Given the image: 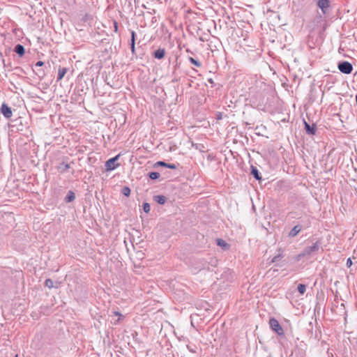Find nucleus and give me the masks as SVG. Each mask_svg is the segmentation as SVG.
<instances>
[{
	"instance_id": "obj_6",
	"label": "nucleus",
	"mask_w": 357,
	"mask_h": 357,
	"mask_svg": "<svg viewBox=\"0 0 357 357\" xmlns=\"http://www.w3.org/2000/svg\"><path fill=\"white\" fill-rule=\"evenodd\" d=\"M14 52L20 56H22L25 53L24 47L20 44H17L15 45L14 48Z\"/></svg>"
},
{
	"instance_id": "obj_33",
	"label": "nucleus",
	"mask_w": 357,
	"mask_h": 357,
	"mask_svg": "<svg viewBox=\"0 0 357 357\" xmlns=\"http://www.w3.org/2000/svg\"><path fill=\"white\" fill-rule=\"evenodd\" d=\"M356 104H357V95L356 96Z\"/></svg>"
},
{
	"instance_id": "obj_32",
	"label": "nucleus",
	"mask_w": 357,
	"mask_h": 357,
	"mask_svg": "<svg viewBox=\"0 0 357 357\" xmlns=\"http://www.w3.org/2000/svg\"><path fill=\"white\" fill-rule=\"evenodd\" d=\"M153 199L155 201H156V195H154V196L153 197Z\"/></svg>"
},
{
	"instance_id": "obj_13",
	"label": "nucleus",
	"mask_w": 357,
	"mask_h": 357,
	"mask_svg": "<svg viewBox=\"0 0 357 357\" xmlns=\"http://www.w3.org/2000/svg\"><path fill=\"white\" fill-rule=\"evenodd\" d=\"M70 167V165L68 163L62 162L59 166V169L61 170V172H66Z\"/></svg>"
},
{
	"instance_id": "obj_28",
	"label": "nucleus",
	"mask_w": 357,
	"mask_h": 357,
	"mask_svg": "<svg viewBox=\"0 0 357 357\" xmlns=\"http://www.w3.org/2000/svg\"><path fill=\"white\" fill-rule=\"evenodd\" d=\"M280 255H278V256L274 257L273 258V259H272V262H273V263H274V262L278 261V259L280 258Z\"/></svg>"
},
{
	"instance_id": "obj_11",
	"label": "nucleus",
	"mask_w": 357,
	"mask_h": 357,
	"mask_svg": "<svg viewBox=\"0 0 357 357\" xmlns=\"http://www.w3.org/2000/svg\"><path fill=\"white\" fill-rule=\"evenodd\" d=\"M68 69L66 68H60L58 72L57 81H59L63 79L66 73H67Z\"/></svg>"
},
{
	"instance_id": "obj_4",
	"label": "nucleus",
	"mask_w": 357,
	"mask_h": 357,
	"mask_svg": "<svg viewBox=\"0 0 357 357\" xmlns=\"http://www.w3.org/2000/svg\"><path fill=\"white\" fill-rule=\"evenodd\" d=\"M1 113L3 114V115L7 118V119H9L13 115V112H12V110H11V108L9 107L6 104L3 103L2 105H1Z\"/></svg>"
},
{
	"instance_id": "obj_5",
	"label": "nucleus",
	"mask_w": 357,
	"mask_h": 357,
	"mask_svg": "<svg viewBox=\"0 0 357 357\" xmlns=\"http://www.w3.org/2000/svg\"><path fill=\"white\" fill-rule=\"evenodd\" d=\"M319 245L317 243H314L312 245L307 247L303 250V255H310L313 252L319 250Z\"/></svg>"
},
{
	"instance_id": "obj_22",
	"label": "nucleus",
	"mask_w": 357,
	"mask_h": 357,
	"mask_svg": "<svg viewBox=\"0 0 357 357\" xmlns=\"http://www.w3.org/2000/svg\"><path fill=\"white\" fill-rule=\"evenodd\" d=\"M166 201V197L164 196H158V204H163Z\"/></svg>"
},
{
	"instance_id": "obj_30",
	"label": "nucleus",
	"mask_w": 357,
	"mask_h": 357,
	"mask_svg": "<svg viewBox=\"0 0 357 357\" xmlns=\"http://www.w3.org/2000/svg\"><path fill=\"white\" fill-rule=\"evenodd\" d=\"M191 61H192V63H194L195 65L198 66V63H197V61H196L194 59H192V58H191Z\"/></svg>"
},
{
	"instance_id": "obj_16",
	"label": "nucleus",
	"mask_w": 357,
	"mask_h": 357,
	"mask_svg": "<svg viewBox=\"0 0 357 357\" xmlns=\"http://www.w3.org/2000/svg\"><path fill=\"white\" fill-rule=\"evenodd\" d=\"M252 174L254 176V177L257 179V180H260L261 179V177L259 176V172L258 170L252 167Z\"/></svg>"
},
{
	"instance_id": "obj_27",
	"label": "nucleus",
	"mask_w": 357,
	"mask_h": 357,
	"mask_svg": "<svg viewBox=\"0 0 357 357\" xmlns=\"http://www.w3.org/2000/svg\"><path fill=\"white\" fill-rule=\"evenodd\" d=\"M351 265H352V261H351V259H348L347 261V266L348 267H350Z\"/></svg>"
},
{
	"instance_id": "obj_17",
	"label": "nucleus",
	"mask_w": 357,
	"mask_h": 357,
	"mask_svg": "<svg viewBox=\"0 0 357 357\" xmlns=\"http://www.w3.org/2000/svg\"><path fill=\"white\" fill-rule=\"evenodd\" d=\"M298 291L301 294H304L306 291V286L303 284H298Z\"/></svg>"
},
{
	"instance_id": "obj_18",
	"label": "nucleus",
	"mask_w": 357,
	"mask_h": 357,
	"mask_svg": "<svg viewBox=\"0 0 357 357\" xmlns=\"http://www.w3.org/2000/svg\"><path fill=\"white\" fill-rule=\"evenodd\" d=\"M305 130H306V132H307L308 134H310V135L314 134V129H313V128H312L310 127V126L308 123H307L306 122H305Z\"/></svg>"
},
{
	"instance_id": "obj_19",
	"label": "nucleus",
	"mask_w": 357,
	"mask_h": 357,
	"mask_svg": "<svg viewBox=\"0 0 357 357\" xmlns=\"http://www.w3.org/2000/svg\"><path fill=\"white\" fill-rule=\"evenodd\" d=\"M45 284L46 287L51 289L53 287L54 282L51 279H47L45 281Z\"/></svg>"
},
{
	"instance_id": "obj_24",
	"label": "nucleus",
	"mask_w": 357,
	"mask_h": 357,
	"mask_svg": "<svg viewBox=\"0 0 357 357\" xmlns=\"http://www.w3.org/2000/svg\"><path fill=\"white\" fill-rule=\"evenodd\" d=\"M192 272L195 274L199 272V270L197 267L193 266L192 267Z\"/></svg>"
},
{
	"instance_id": "obj_21",
	"label": "nucleus",
	"mask_w": 357,
	"mask_h": 357,
	"mask_svg": "<svg viewBox=\"0 0 357 357\" xmlns=\"http://www.w3.org/2000/svg\"><path fill=\"white\" fill-rule=\"evenodd\" d=\"M165 56V50L158 49V59H162Z\"/></svg>"
},
{
	"instance_id": "obj_12",
	"label": "nucleus",
	"mask_w": 357,
	"mask_h": 357,
	"mask_svg": "<svg viewBox=\"0 0 357 357\" xmlns=\"http://www.w3.org/2000/svg\"><path fill=\"white\" fill-rule=\"evenodd\" d=\"M135 32L134 31H131V43H130V49L132 53L135 52Z\"/></svg>"
},
{
	"instance_id": "obj_2",
	"label": "nucleus",
	"mask_w": 357,
	"mask_h": 357,
	"mask_svg": "<svg viewBox=\"0 0 357 357\" xmlns=\"http://www.w3.org/2000/svg\"><path fill=\"white\" fill-rule=\"evenodd\" d=\"M119 155H116L106 161L105 169L107 172L115 169L119 164H116V160L119 159Z\"/></svg>"
},
{
	"instance_id": "obj_23",
	"label": "nucleus",
	"mask_w": 357,
	"mask_h": 357,
	"mask_svg": "<svg viewBox=\"0 0 357 357\" xmlns=\"http://www.w3.org/2000/svg\"><path fill=\"white\" fill-rule=\"evenodd\" d=\"M149 177L153 180H155L156 179V172H152L149 173Z\"/></svg>"
},
{
	"instance_id": "obj_34",
	"label": "nucleus",
	"mask_w": 357,
	"mask_h": 357,
	"mask_svg": "<svg viewBox=\"0 0 357 357\" xmlns=\"http://www.w3.org/2000/svg\"><path fill=\"white\" fill-rule=\"evenodd\" d=\"M15 357H18V356H17V355H15Z\"/></svg>"
},
{
	"instance_id": "obj_8",
	"label": "nucleus",
	"mask_w": 357,
	"mask_h": 357,
	"mask_svg": "<svg viewBox=\"0 0 357 357\" xmlns=\"http://www.w3.org/2000/svg\"><path fill=\"white\" fill-rule=\"evenodd\" d=\"M301 230V227L299 225L295 226L289 233V236L294 237L296 236Z\"/></svg>"
},
{
	"instance_id": "obj_3",
	"label": "nucleus",
	"mask_w": 357,
	"mask_h": 357,
	"mask_svg": "<svg viewBox=\"0 0 357 357\" xmlns=\"http://www.w3.org/2000/svg\"><path fill=\"white\" fill-rule=\"evenodd\" d=\"M338 69L344 74H349L351 73L353 67L350 63L344 61L338 64Z\"/></svg>"
},
{
	"instance_id": "obj_15",
	"label": "nucleus",
	"mask_w": 357,
	"mask_h": 357,
	"mask_svg": "<svg viewBox=\"0 0 357 357\" xmlns=\"http://www.w3.org/2000/svg\"><path fill=\"white\" fill-rule=\"evenodd\" d=\"M121 193L126 196V197H128L130 194V188H128V186H124L123 187V188L121 189Z\"/></svg>"
},
{
	"instance_id": "obj_14",
	"label": "nucleus",
	"mask_w": 357,
	"mask_h": 357,
	"mask_svg": "<svg viewBox=\"0 0 357 357\" xmlns=\"http://www.w3.org/2000/svg\"><path fill=\"white\" fill-rule=\"evenodd\" d=\"M217 244L222 248L224 250H226L228 248V244L224 241V240H222V239H218L217 240Z\"/></svg>"
},
{
	"instance_id": "obj_9",
	"label": "nucleus",
	"mask_w": 357,
	"mask_h": 357,
	"mask_svg": "<svg viewBox=\"0 0 357 357\" xmlns=\"http://www.w3.org/2000/svg\"><path fill=\"white\" fill-rule=\"evenodd\" d=\"M158 167H164L171 169H175L176 166L174 164H167L162 161H158Z\"/></svg>"
},
{
	"instance_id": "obj_31",
	"label": "nucleus",
	"mask_w": 357,
	"mask_h": 357,
	"mask_svg": "<svg viewBox=\"0 0 357 357\" xmlns=\"http://www.w3.org/2000/svg\"><path fill=\"white\" fill-rule=\"evenodd\" d=\"M152 55L153 56L154 58H156V55H157L156 50H155L152 52Z\"/></svg>"
},
{
	"instance_id": "obj_7",
	"label": "nucleus",
	"mask_w": 357,
	"mask_h": 357,
	"mask_svg": "<svg viewBox=\"0 0 357 357\" xmlns=\"http://www.w3.org/2000/svg\"><path fill=\"white\" fill-rule=\"evenodd\" d=\"M317 5L321 9L323 13H325V9L328 7V0H317Z\"/></svg>"
},
{
	"instance_id": "obj_10",
	"label": "nucleus",
	"mask_w": 357,
	"mask_h": 357,
	"mask_svg": "<svg viewBox=\"0 0 357 357\" xmlns=\"http://www.w3.org/2000/svg\"><path fill=\"white\" fill-rule=\"evenodd\" d=\"M75 199V193L73 191L70 190L68 192L67 195L65 197V201L66 202H71L74 201Z\"/></svg>"
},
{
	"instance_id": "obj_26",
	"label": "nucleus",
	"mask_w": 357,
	"mask_h": 357,
	"mask_svg": "<svg viewBox=\"0 0 357 357\" xmlns=\"http://www.w3.org/2000/svg\"><path fill=\"white\" fill-rule=\"evenodd\" d=\"M44 65V62L43 61H38L36 63V66H43Z\"/></svg>"
},
{
	"instance_id": "obj_1",
	"label": "nucleus",
	"mask_w": 357,
	"mask_h": 357,
	"mask_svg": "<svg viewBox=\"0 0 357 357\" xmlns=\"http://www.w3.org/2000/svg\"><path fill=\"white\" fill-rule=\"evenodd\" d=\"M269 325L271 328L279 335H282L284 334V331L280 325L278 320H276L275 319L271 318L269 321Z\"/></svg>"
},
{
	"instance_id": "obj_29",
	"label": "nucleus",
	"mask_w": 357,
	"mask_h": 357,
	"mask_svg": "<svg viewBox=\"0 0 357 357\" xmlns=\"http://www.w3.org/2000/svg\"><path fill=\"white\" fill-rule=\"evenodd\" d=\"M114 314L115 316H118L119 317H123V315L120 312H116V311L114 312Z\"/></svg>"
},
{
	"instance_id": "obj_25",
	"label": "nucleus",
	"mask_w": 357,
	"mask_h": 357,
	"mask_svg": "<svg viewBox=\"0 0 357 357\" xmlns=\"http://www.w3.org/2000/svg\"><path fill=\"white\" fill-rule=\"evenodd\" d=\"M114 31L117 32V31H118V23L116 21H114Z\"/></svg>"
},
{
	"instance_id": "obj_20",
	"label": "nucleus",
	"mask_w": 357,
	"mask_h": 357,
	"mask_svg": "<svg viewBox=\"0 0 357 357\" xmlns=\"http://www.w3.org/2000/svg\"><path fill=\"white\" fill-rule=\"evenodd\" d=\"M143 210L145 213H149L151 210V206L149 203H144L143 204Z\"/></svg>"
}]
</instances>
